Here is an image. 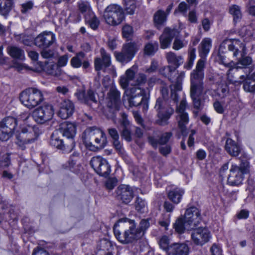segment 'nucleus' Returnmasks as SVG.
I'll return each instance as SVG.
<instances>
[{
    "label": "nucleus",
    "instance_id": "obj_22",
    "mask_svg": "<svg viewBox=\"0 0 255 255\" xmlns=\"http://www.w3.org/2000/svg\"><path fill=\"white\" fill-rule=\"evenodd\" d=\"M177 33L178 31L176 29L166 27L164 29L163 33L159 37L161 48L165 49L169 47L172 39Z\"/></svg>",
    "mask_w": 255,
    "mask_h": 255
},
{
    "label": "nucleus",
    "instance_id": "obj_32",
    "mask_svg": "<svg viewBox=\"0 0 255 255\" xmlns=\"http://www.w3.org/2000/svg\"><path fill=\"white\" fill-rule=\"evenodd\" d=\"M166 58L168 64L175 68V70L183 62V58L182 56H177L174 52L172 51L166 53Z\"/></svg>",
    "mask_w": 255,
    "mask_h": 255
},
{
    "label": "nucleus",
    "instance_id": "obj_49",
    "mask_svg": "<svg viewBox=\"0 0 255 255\" xmlns=\"http://www.w3.org/2000/svg\"><path fill=\"white\" fill-rule=\"evenodd\" d=\"M150 223L149 220L142 219L140 221L139 225L137 227L138 231L141 232V235L143 237L145 234V231L149 227Z\"/></svg>",
    "mask_w": 255,
    "mask_h": 255
},
{
    "label": "nucleus",
    "instance_id": "obj_55",
    "mask_svg": "<svg viewBox=\"0 0 255 255\" xmlns=\"http://www.w3.org/2000/svg\"><path fill=\"white\" fill-rule=\"evenodd\" d=\"M79 158V154L77 152H74L70 156L68 161V165L70 169L74 168L76 165L78 159Z\"/></svg>",
    "mask_w": 255,
    "mask_h": 255
},
{
    "label": "nucleus",
    "instance_id": "obj_39",
    "mask_svg": "<svg viewBox=\"0 0 255 255\" xmlns=\"http://www.w3.org/2000/svg\"><path fill=\"white\" fill-rule=\"evenodd\" d=\"M238 74H241V72L236 67L229 69L227 73V79L230 83L239 84L240 80H237V76Z\"/></svg>",
    "mask_w": 255,
    "mask_h": 255
},
{
    "label": "nucleus",
    "instance_id": "obj_58",
    "mask_svg": "<svg viewBox=\"0 0 255 255\" xmlns=\"http://www.w3.org/2000/svg\"><path fill=\"white\" fill-rule=\"evenodd\" d=\"M246 7L249 13L252 16H255V0H249Z\"/></svg>",
    "mask_w": 255,
    "mask_h": 255
},
{
    "label": "nucleus",
    "instance_id": "obj_28",
    "mask_svg": "<svg viewBox=\"0 0 255 255\" xmlns=\"http://www.w3.org/2000/svg\"><path fill=\"white\" fill-rule=\"evenodd\" d=\"M58 132L55 131L52 133L51 136L50 144L51 146L56 148L65 151H71V145L69 146L63 143V140L60 138L58 135Z\"/></svg>",
    "mask_w": 255,
    "mask_h": 255
},
{
    "label": "nucleus",
    "instance_id": "obj_13",
    "mask_svg": "<svg viewBox=\"0 0 255 255\" xmlns=\"http://www.w3.org/2000/svg\"><path fill=\"white\" fill-rule=\"evenodd\" d=\"M90 164L95 172L102 176H107L111 172L110 166L107 161L100 156L93 157Z\"/></svg>",
    "mask_w": 255,
    "mask_h": 255
},
{
    "label": "nucleus",
    "instance_id": "obj_8",
    "mask_svg": "<svg viewBox=\"0 0 255 255\" xmlns=\"http://www.w3.org/2000/svg\"><path fill=\"white\" fill-rule=\"evenodd\" d=\"M103 16L106 22L113 26L120 24L125 18L122 7L115 4L108 6L104 11Z\"/></svg>",
    "mask_w": 255,
    "mask_h": 255
},
{
    "label": "nucleus",
    "instance_id": "obj_26",
    "mask_svg": "<svg viewBox=\"0 0 255 255\" xmlns=\"http://www.w3.org/2000/svg\"><path fill=\"white\" fill-rule=\"evenodd\" d=\"M78 100L82 103L90 106L92 103L97 104L95 92L91 89H89L87 92H78L75 93Z\"/></svg>",
    "mask_w": 255,
    "mask_h": 255
},
{
    "label": "nucleus",
    "instance_id": "obj_34",
    "mask_svg": "<svg viewBox=\"0 0 255 255\" xmlns=\"http://www.w3.org/2000/svg\"><path fill=\"white\" fill-rule=\"evenodd\" d=\"M212 46V40L210 38L203 39L199 47V52L201 58H206Z\"/></svg>",
    "mask_w": 255,
    "mask_h": 255
},
{
    "label": "nucleus",
    "instance_id": "obj_37",
    "mask_svg": "<svg viewBox=\"0 0 255 255\" xmlns=\"http://www.w3.org/2000/svg\"><path fill=\"white\" fill-rule=\"evenodd\" d=\"M45 71L47 74L59 79L63 74L61 68L54 63L47 64L45 67Z\"/></svg>",
    "mask_w": 255,
    "mask_h": 255
},
{
    "label": "nucleus",
    "instance_id": "obj_61",
    "mask_svg": "<svg viewBox=\"0 0 255 255\" xmlns=\"http://www.w3.org/2000/svg\"><path fill=\"white\" fill-rule=\"evenodd\" d=\"M117 180L115 178H109L105 183V186L107 189L111 190L117 185Z\"/></svg>",
    "mask_w": 255,
    "mask_h": 255
},
{
    "label": "nucleus",
    "instance_id": "obj_20",
    "mask_svg": "<svg viewBox=\"0 0 255 255\" xmlns=\"http://www.w3.org/2000/svg\"><path fill=\"white\" fill-rule=\"evenodd\" d=\"M193 230L191 237L195 244L202 246L209 241L210 236L207 229L199 228L196 229L194 228Z\"/></svg>",
    "mask_w": 255,
    "mask_h": 255
},
{
    "label": "nucleus",
    "instance_id": "obj_5",
    "mask_svg": "<svg viewBox=\"0 0 255 255\" xmlns=\"http://www.w3.org/2000/svg\"><path fill=\"white\" fill-rule=\"evenodd\" d=\"M154 109L156 112V124L161 126L168 125V120L174 113V109L162 98L157 99Z\"/></svg>",
    "mask_w": 255,
    "mask_h": 255
},
{
    "label": "nucleus",
    "instance_id": "obj_51",
    "mask_svg": "<svg viewBox=\"0 0 255 255\" xmlns=\"http://www.w3.org/2000/svg\"><path fill=\"white\" fill-rule=\"evenodd\" d=\"M169 240L167 236H163L159 241V245L160 247L163 249L164 251H165L168 254V251L169 250V248L170 246H169Z\"/></svg>",
    "mask_w": 255,
    "mask_h": 255
},
{
    "label": "nucleus",
    "instance_id": "obj_6",
    "mask_svg": "<svg viewBox=\"0 0 255 255\" xmlns=\"http://www.w3.org/2000/svg\"><path fill=\"white\" fill-rule=\"evenodd\" d=\"M249 162L242 160L239 166L232 164L228 177V182L232 186L239 185L242 183L244 174L249 172Z\"/></svg>",
    "mask_w": 255,
    "mask_h": 255
},
{
    "label": "nucleus",
    "instance_id": "obj_17",
    "mask_svg": "<svg viewBox=\"0 0 255 255\" xmlns=\"http://www.w3.org/2000/svg\"><path fill=\"white\" fill-rule=\"evenodd\" d=\"M101 57H96L94 60L95 69L96 71L101 70L104 72H107V68L111 65V55L104 48L100 49Z\"/></svg>",
    "mask_w": 255,
    "mask_h": 255
},
{
    "label": "nucleus",
    "instance_id": "obj_15",
    "mask_svg": "<svg viewBox=\"0 0 255 255\" xmlns=\"http://www.w3.org/2000/svg\"><path fill=\"white\" fill-rule=\"evenodd\" d=\"M55 36L51 32H43L34 39L35 45L39 48H48L55 42Z\"/></svg>",
    "mask_w": 255,
    "mask_h": 255
},
{
    "label": "nucleus",
    "instance_id": "obj_25",
    "mask_svg": "<svg viewBox=\"0 0 255 255\" xmlns=\"http://www.w3.org/2000/svg\"><path fill=\"white\" fill-rule=\"evenodd\" d=\"M184 77V72L181 71L178 74L175 83L170 86V99L175 104H177L178 102L179 96L177 92L182 90V80Z\"/></svg>",
    "mask_w": 255,
    "mask_h": 255
},
{
    "label": "nucleus",
    "instance_id": "obj_52",
    "mask_svg": "<svg viewBox=\"0 0 255 255\" xmlns=\"http://www.w3.org/2000/svg\"><path fill=\"white\" fill-rule=\"evenodd\" d=\"M146 202L144 200L139 198V197H137L136 199V201L135 202V207L136 210H137L138 212H143L144 209L146 207Z\"/></svg>",
    "mask_w": 255,
    "mask_h": 255
},
{
    "label": "nucleus",
    "instance_id": "obj_45",
    "mask_svg": "<svg viewBox=\"0 0 255 255\" xmlns=\"http://www.w3.org/2000/svg\"><path fill=\"white\" fill-rule=\"evenodd\" d=\"M125 9L126 12L129 14H133L136 8L135 0H123Z\"/></svg>",
    "mask_w": 255,
    "mask_h": 255
},
{
    "label": "nucleus",
    "instance_id": "obj_31",
    "mask_svg": "<svg viewBox=\"0 0 255 255\" xmlns=\"http://www.w3.org/2000/svg\"><path fill=\"white\" fill-rule=\"evenodd\" d=\"M225 148L226 151L232 156H238L241 152L240 146L230 138H227L226 141Z\"/></svg>",
    "mask_w": 255,
    "mask_h": 255
},
{
    "label": "nucleus",
    "instance_id": "obj_48",
    "mask_svg": "<svg viewBox=\"0 0 255 255\" xmlns=\"http://www.w3.org/2000/svg\"><path fill=\"white\" fill-rule=\"evenodd\" d=\"M165 19L166 16L164 11L159 10L154 14V21L156 24H162L165 21Z\"/></svg>",
    "mask_w": 255,
    "mask_h": 255
},
{
    "label": "nucleus",
    "instance_id": "obj_24",
    "mask_svg": "<svg viewBox=\"0 0 255 255\" xmlns=\"http://www.w3.org/2000/svg\"><path fill=\"white\" fill-rule=\"evenodd\" d=\"M239 84H243V88L247 92L255 91V72L252 74L241 75Z\"/></svg>",
    "mask_w": 255,
    "mask_h": 255
},
{
    "label": "nucleus",
    "instance_id": "obj_23",
    "mask_svg": "<svg viewBox=\"0 0 255 255\" xmlns=\"http://www.w3.org/2000/svg\"><path fill=\"white\" fill-rule=\"evenodd\" d=\"M75 111L73 103L69 100H63L60 103L58 116L63 119L70 117Z\"/></svg>",
    "mask_w": 255,
    "mask_h": 255
},
{
    "label": "nucleus",
    "instance_id": "obj_46",
    "mask_svg": "<svg viewBox=\"0 0 255 255\" xmlns=\"http://www.w3.org/2000/svg\"><path fill=\"white\" fill-rule=\"evenodd\" d=\"M204 77V74L203 71H199L194 70L191 74L190 83H192V82L195 83H203V80Z\"/></svg>",
    "mask_w": 255,
    "mask_h": 255
},
{
    "label": "nucleus",
    "instance_id": "obj_7",
    "mask_svg": "<svg viewBox=\"0 0 255 255\" xmlns=\"http://www.w3.org/2000/svg\"><path fill=\"white\" fill-rule=\"evenodd\" d=\"M125 93L128 96V101L130 107L142 105L143 109H147L148 98L144 89L133 87L127 89Z\"/></svg>",
    "mask_w": 255,
    "mask_h": 255
},
{
    "label": "nucleus",
    "instance_id": "obj_38",
    "mask_svg": "<svg viewBox=\"0 0 255 255\" xmlns=\"http://www.w3.org/2000/svg\"><path fill=\"white\" fill-rule=\"evenodd\" d=\"M184 191L180 188H175L168 192V199L175 204H178L182 198Z\"/></svg>",
    "mask_w": 255,
    "mask_h": 255
},
{
    "label": "nucleus",
    "instance_id": "obj_53",
    "mask_svg": "<svg viewBox=\"0 0 255 255\" xmlns=\"http://www.w3.org/2000/svg\"><path fill=\"white\" fill-rule=\"evenodd\" d=\"M122 33L124 37L129 39L133 33L132 27L128 24L125 25L122 29Z\"/></svg>",
    "mask_w": 255,
    "mask_h": 255
},
{
    "label": "nucleus",
    "instance_id": "obj_47",
    "mask_svg": "<svg viewBox=\"0 0 255 255\" xmlns=\"http://www.w3.org/2000/svg\"><path fill=\"white\" fill-rule=\"evenodd\" d=\"M230 13L233 15L234 20L237 21L242 18V13L239 6L237 5H232L229 9Z\"/></svg>",
    "mask_w": 255,
    "mask_h": 255
},
{
    "label": "nucleus",
    "instance_id": "obj_33",
    "mask_svg": "<svg viewBox=\"0 0 255 255\" xmlns=\"http://www.w3.org/2000/svg\"><path fill=\"white\" fill-rule=\"evenodd\" d=\"M6 51L12 58L20 60L24 59V52L20 47L14 45H9L6 48Z\"/></svg>",
    "mask_w": 255,
    "mask_h": 255
},
{
    "label": "nucleus",
    "instance_id": "obj_40",
    "mask_svg": "<svg viewBox=\"0 0 255 255\" xmlns=\"http://www.w3.org/2000/svg\"><path fill=\"white\" fill-rule=\"evenodd\" d=\"M85 20L86 22L88 23L90 27L94 30H96L100 24L99 19L93 12H90L89 15H86Z\"/></svg>",
    "mask_w": 255,
    "mask_h": 255
},
{
    "label": "nucleus",
    "instance_id": "obj_64",
    "mask_svg": "<svg viewBox=\"0 0 255 255\" xmlns=\"http://www.w3.org/2000/svg\"><path fill=\"white\" fill-rule=\"evenodd\" d=\"M113 145L116 150L120 153H123L124 148L122 143L120 141L119 139L113 140Z\"/></svg>",
    "mask_w": 255,
    "mask_h": 255
},
{
    "label": "nucleus",
    "instance_id": "obj_29",
    "mask_svg": "<svg viewBox=\"0 0 255 255\" xmlns=\"http://www.w3.org/2000/svg\"><path fill=\"white\" fill-rule=\"evenodd\" d=\"M98 248L100 255H113L114 246L112 243L107 239H101L98 243Z\"/></svg>",
    "mask_w": 255,
    "mask_h": 255
},
{
    "label": "nucleus",
    "instance_id": "obj_19",
    "mask_svg": "<svg viewBox=\"0 0 255 255\" xmlns=\"http://www.w3.org/2000/svg\"><path fill=\"white\" fill-rule=\"evenodd\" d=\"M59 130L64 136L70 139V148L73 149L75 147L73 138L76 132V126L73 123L65 122L61 124Z\"/></svg>",
    "mask_w": 255,
    "mask_h": 255
},
{
    "label": "nucleus",
    "instance_id": "obj_30",
    "mask_svg": "<svg viewBox=\"0 0 255 255\" xmlns=\"http://www.w3.org/2000/svg\"><path fill=\"white\" fill-rule=\"evenodd\" d=\"M178 128H179L183 136L187 135V129L186 126L189 122V117L187 113L177 114L176 118Z\"/></svg>",
    "mask_w": 255,
    "mask_h": 255
},
{
    "label": "nucleus",
    "instance_id": "obj_54",
    "mask_svg": "<svg viewBox=\"0 0 255 255\" xmlns=\"http://www.w3.org/2000/svg\"><path fill=\"white\" fill-rule=\"evenodd\" d=\"M146 81V76L144 74L139 73L135 77V85L133 87H139V86L145 84Z\"/></svg>",
    "mask_w": 255,
    "mask_h": 255
},
{
    "label": "nucleus",
    "instance_id": "obj_21",
    "mask_svg": "<svg viewBox=\"0 0 255 255\" xmlns=\"http://www.w3.org/2000/svg\"><path fill=\"white\" fill-rule=\"evenodd\" d=\"M116 192L117 199L126 204L129 203L133 197L132 189L128 185H121Z\"/></svg>",
    "mask_w": 255,
    "mask_h": 255
},
{
    "label": "nucleus",
    "instance_id": "obj_14",
    "mask_svg": "<svg viewBox=\"0 0 255 255\" xmlns=\"http://www.w3.org/2000/svg\"><path fill=\"white\" fill-rule=\"evenodd\" d=\"M204 90L203 83H190V95L192 100L194 108L199 109L201 107V96Z\"/></svg>",
    "mask_w": 255,
    "mask_h": 255
},
{
    "label": "nucleus",
    "instance_id": "obj_57",
    "mask_svg": "<svg viewBox=\"0 0 255 255\" xmlns=\"http://www.w3.org/2000/svg\"><path fill=\"white\" fill-rule=\"evenodd\" d=\"M40 52L41 56L45 59H50L54 57V53L52 50L42 48Z\"/></svg>",
    "mask_w": 255,
    "mask_h": 255
},
{
    "label": "nucleus",
    "instance_id": "obj_18",
    "mask_svg": "<svg viewBox=\"0 0 255 255\" xmlns=\"http://www.w3.org/2000/svg\"><path fill=\"white\" fill-rule=\"evenodd\" d=\"M108 107L113 112L118 111L121 105V93L115 87H112L108 93Z\"/></svg>",
    "mask_w": 255,
    "mask_h": 255
},
{
    "label": "nucleus",
    "instance_id": "obj_44",
    "mask_svg": "<svg viewBox=\"0 0 255 255\" xmlns=\"http://www.w3.org/2000/svg\"><path fill=\"white\" fill-rule=\"evenodd\" d=\"M158 49V44L157 42L154 43H148L146 44L144 48V53L147 55H152L157 51Z\"/></svg>",
    "mask_w": 255,
    "mask_h": 255
},
{
    "label": "nucleus",
    "instance_id": "obj_4",
    "mask_svg": "<svg viewBox=\"0 0 255 255\" xmlns=\"http://www.w3.org/2000/svg\"><path fill=\"white\" fill-rule=\"evenodd\" d=\"M21 103L29 109H33L44 100L42 92L35 88H30L23 91L20 94Z\"/></svg>",
    "mask_w": 255,
    "mask_h": 255
},
{
    "label": "nucleus",
    "instance_id": "obj_2",
    "mask_svg": "<svg viewBox=\"0 0 255 255\" xmlns=\"http://www.w3.org/2000/svg\"><path fill=\"white\" fill-rule=\"evenodd\" d=\"M84 142L86 146L91 151L103 148L107 143L105 133L96 128H90L84 132Z\"/></svg>",
    "mask_w": 255,
    "mask_h": 255
},
{
    "label": "nucleus",
    "instance_id": "obj_59",
    "mask_svg": "<svg viewBox=\"0 0 255 255\" xmlns=\"http://www.w3.org/2000/svg\"><path fill=\"white\" fill-rule=\"evenodd\" d=\"M136 72V67L132 66L128 69L125 73V76L130 81L133 80Z\"/></svg>",
    "mask_w": 255,
    "mask_h": 255
},
{
    "label": "nucleus",
    "instance_id": "obj_9",
    "mask_svg": "<svg viewBox=\"0 0 255 255\" xmlns=\"http://www.w3.org/2000/svg\"><path fill=\"white\" fill-rule=\"evenodd\" d=\"M138 47L134 42H128L123 45L121 51L116 52V60L122 64L129 62L134 56Z\"/></svg>",
    "mask_w": 255,
    "mask_h": 255
},
{
    "label": "nucleus",
    "instance_id": "obj_36",
    "mask_svg": "<svg viewBox=\"0 0 255 255\" xmlns=\"http://www.w3.org/2000/svg\"><path fill=\"white\" fill-rule=\"evenodd\" d=\"M121 227V224H119V222L116 224L114 227V233L116 239L122 244H128L129 242L128 236V233L127 232L126 228H124V231L122 232L118 229V227Z\"/></svg>",
    "mask_w": 255,
    "mask_h": 255
},
{
    "label": "nucleus",
    "instance_id": "obj_27",
    "mask_svg": "<svg viewBox=\"0 0 255 255\" xmlns=\"http://www.w3.org/2000/svg\"><path fill=\"white\" fill-rule=\"evenodd\" d=\"M189 248L185 244H173L170 246L167 255H188Z\"/></svg>",
    "mask_w": 255,
    "mask_h": 255
},
{
    "label": "nucleus",
    "instance_id": "obj_50",
    "mask_svg": "<svg viewBox=\"0 0 255 255\" xmlns=\"http://www.w3.org/2000/svg\"><path fill=\"white\" fill-rule=\"evenodd\" d=\"M187 45V41L176 37L174 40L172 48L175 50H179L183 47H185Z\"/></svg>",
    "mask_w": 255,
    "mask_h": 255
},
{
    "label": "nucleus",
    "instance_id": "obj_56",
    "mask_svg": "<svg viewBox=\"0 0 255 255\" xmlns=\"http://www.w3.org/2000/svg\"><path fill=\"white\" fill-rule=\"evenodd\" d=\"M121 136L128 142L132 140L131 132L128 128H123L121 132Z\"/></svg>",
    "mask_w": 255,
    "mask_h": 255
},
{
    "label": "nucleus",
    "instance_id": "obj_35",
    "mask_svg": "<svg viewBox=\"0 0 255 255\" xmlns=\"http://www.w3.org/2000/svg\"><path fill=\"white\" fill-rule=\"evenodd\" d=\"M187 225L184 217H180L176 220L174 224V228L175 231L179 234H182L185 230L190 231L193 230L190 225Z\"/></svg>",
    "mask_w": 255,
    "mask_h": 255
},
{
    "label": "nucleus",
    "instance_id": "obj_60",
    "mask_svg": "<svg viewBox=\"0 0 255 255\" xmlns=\"http://www.w3.org/2000/svg\"><path fill=\"white\" fill-rule=\"evenodd\" d=\"M172 136V133L171 132H166L163 133L159 139V144H166Z\"/></svg>",
    "mask_w": 255,
    "mask_h": 255
},
{
    "label": "nucleus",
    "instance_id": "obj_11",
    "mask_svg": "<svg viewBox=\"0 0 255 255\" xmlns=\"http://www.w3.org/2000/svg\"><path fill=\"white\" fill-rule=\"evenodd\" d=\"M54 115L53 106L47 104L35 109L32 112V117L36 122L43 124L50 121Z\"/></svg>",
    "mask_w": 255,
    "mask_h": 255
},
{
    "label": "nucleus",
    "instance_id": "obj_12",
    "mask_svg": "<svg viewBox=\"0 0 255 255\" xmlns=\"http://www.w3.org/2000/svg\"><path fill=\"white\" fill-rule=\"evenodd\" d=\"M17 120L8 117L0 122V139L7 140L12 135L17 126Z\"/></svg>",
    "mask_w": 255,
    "mask_h": 255
},
{
    "label": "nucleus",
    "instance_id": "obj_3",
    "mask_svg": "<svg viewBox=\"0 0 255 255\" xmlns=\"http://www.w3.org/2000/svg\"><path fill=\"white\" fill-rule=\"evenodd\" d=\"M38 130V128L35 126L22 128L21 131L15 134V144L20 149L24 150L28 145L37 139Z\"/></svg>",
    "mask_w": 255,
    "mask_h": 255
},
{
    "label": "nucleus",
    "instance_id": "obj_43",
    "mask_svg": "<svg viewBox=\"0 0 255 255\" xmlns=\"http://www.w3.org/2000/svg\"><path fill=\"white\" fill-rule=\"evenodd\" d=\"M176 72V70L172 65L164 67L160 70V73L165 77H167L169 80H172L173 78L172 75Z\"/></svg>",
    "mask_w": 255,
    "mask_h": 255
},
{
    "label": "nucleus",
    "instance_id": "obj_42",
    "mask_svg": "<svg viewBox=\"0 0 255 255\" xmlns=\"http://www.w3.org/2000/svg\"><path fill=\"white\" fill-rule=\"evenodd\" d=\"M85 54L80 52L76 54V55L73 57L70 61L71 66L75 68H79L81 66L82 64L83 59L85 57Z\"/></svg>",
    "mask_w": 255,
    "mask_h": 255
},
{
    "label": "nucleus",
    "instance_id": "obj_63",
    "mask_svg": "<svg viewBox=\"0 0 255 255\" xmlns=\"http://www.w3.org/2000/svg\"><path fill=\"white\" fill-rule=\"evenodd\" d=\"M79 9L82 13L87 12L88 15L90 14V12H92L90 10L89 5L86 2H80L79 3Z\"/></svg>",
    "mask_w": 255,
    "mask_h": 255
},
{
    "label": "nucleus",
    "instance_id": "obj_62",
    "mask_svg": "<svg viewBox=\"0 0 255 255\" xmlns=\"http://www.w3.org/2000/svg\"><path fill=\"white\" fill-rule=\"evenodd\" d=\"M188 7L189 6L187 3L185 2H182L179 4L177 9L175 10L174 13H176L178 11L185 16L186 15V12Z\"/></svg>",
    "mask_w": 255,
    "mask_h": 255
},
{
    "label": "nucleus",
    "instance_id": "obj_10",
    "mask_svg": "<svg viewBox=\"0 0 255 255\" xmlns=\"http://www.w3.org/2000/svg\"><path fill=\"white\" fill-rule=\"evenodd\" d=\"M121 227L126 228L129 244L136 242L142 237L141 232L137 228L136 224L134 220L128 219L119 220Z\"/></svg>",
    "mask_w": 255,
    "mask_h": 255
},
{
    "label": "nucleus",
    "instance_id": "obj_1",
    "mask_svg": "<svg viewBox=\"0 0 255 255\" xmlns=\"http://www.w3.org/2000/svg\"><path fill=\"white\" fill-rule=\"evenodd\" d=\"M227 48L229 52L235 57L240 54L241 58L235 64L238 69H243L245 74H251L253 71V68L250 66L252 63V59L251 57L245 56V46L244 43L237 39H226L220 45V48Z\"/></svg>",
    "mask_w": 255,
    "mask_h": 255
},
{
    "label": "nucleus",
    "instance_id": "obj_16",
    "mask_svg": "<svg viewBox=\"0 0 255 255\" xmlns=\"http://www.w3.org/2000/svg\"><path fill=\"white\" fill-rule=\"evenodd\" d=\"M184 217L187 222V225H190L193 229L199 224L202 218L200 210L194 206L186 210Z\"/></svg>",
    "mask_w": 255,
    "mask_h": 255
},
{
    "label": "nucleus",
    "instance_id": "obj_41",
    "mask_svg": "<svg viewBox=\"0 0 255 255\" xmlns=\"http://www.w3.org/2000/svg\"><path fill=\"white\" fill-rule=\"evenodd\" d=\"M12 1L10 0H0V14L5 16L10 11Z\"/></svg>",
    "mask_w": 255,
    "mask_h": 255
}]
</instances>
